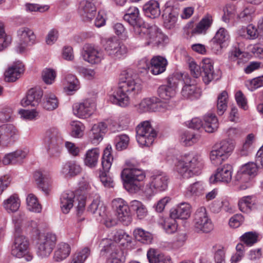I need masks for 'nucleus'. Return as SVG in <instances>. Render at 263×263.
Masks as SVG:
<instances>
[{
  "label": "nucleus",
  "instance_id": "obj_2",
  "mask_svg": "<svg viewBox=\"0 0 263 263\" xmlns=\"http://www.w3.org/2000/svg\"><path fill=\"white\" fill-rule=\"evenodd\" d=\"M126 164L128 167L124 168L121 174L124 187L132 193H136L141 190V182L144 179L145 175L142 170L135 168L131 162H126Z\"/></svg>",
  "mask_w": 263,
  "mask_h": 263
},
{
  "label": "nucleus",
  "instance_id": "obj_30",
  "mask_svg": "<svg viewBox=\"0 0 263 263\" xmlns=\"http://www.w3.org/2000/svg\"><path fill=\"white\" fill-rule=\"evenodd\" d=\"M184 85L181 90V95L186 99H192L196 94L197 89V82L195 79H192L189 76L185 79Z\"/></svg>",
  "mask_w": 263,
  "mask_h": 263
},
{
  "label": "nucleus",
  "instance_id": "obj_19",
  "mask_svg": "<svg viewBox=\"0 0 263 263\" xmlns=\"http://www.w3.org/2000/svg\"><path fill=\"white\" fill-rule=\"evenodd\" d=\"M17 135V130L11 124L0 126V145L7 146L13 142L14 139Z\"/></svg>",
  "mask_w": 263,
  "mask_h": 263
},
{
  "label": "nucleus",
  "instance_id": "obj_4",
  "mask_svg": "<svg viewBox=\"0 0 263 263\" xmlns=\"http://www.w3.org/2000/svg\"><path fill=\"white\" fill-rule=\"evenodd\" d=\"M139 33H135L137 36L144 39L146 45L163 46L168 38L164 35L156 25L146 27L145 24L139 28Z\"/></svg>",
  "mask_w": 263,
  "mask_h": 263
},
{
  "label": "nucleus",
  "instance_id": "obj_7",
  "mask_svg": "<svg viewBox=\"0 0 263 263\" xmlns=\"http://www.w3.org/2000/svg\"><path fill=\"white\" fill-rule=\"evenodd\" d=\"M136 138L141 146L149 147L152 145L157 136L156 131L148 121L139 124L136 128Z\"/></svg>",
  "mask_w": 263,
  "mask_h": 263
},
{
  "label": "nucleus",
  "instance_id": "obj_42",
  "mask_svg": "<svg viewBox=\"0 0 263 263\" xmlns=\"http://www.w3.org/2000/svg\"><path fill=\"white\" fill-rule=\"evenodd\" d=\"M100 151L95 148L88 150L84 159V163L89 167H94L96 166L99 157Z\"/></svg>",
  "mask_w": 263,
  "mask_h": 263
},
{
  "label": "nucleus",
  "instance_id": "obj_6",
  "mask_svg": "<svg viewBox=\"0 0 263 263\" xmlns=\"http://www.w3.org/2000/svg\"><path fill=\"white\" fill-rule=\"evenodd\" d=\"M174 106L172 101L168 102L161 101L156 97L143 99L137 106V110L140 113L147 111H163L164 109H171Z\"/></svg>",
  "mask_w": 263,
  "mask_h": 263
},
{
  "label": "nucleus",
  "instance_id": "obj_61",
  "mask_svg": "<svg viewBox=\"0 0 263 263\" xmlns=\"http://www.w3.org/2000/svg\"><path fill=\"white\" fill-rule=\"evenodd\" d=\"M185 34L187 39L191 38L197 34V21L192 20L186 26Z\"/></svg>",
  "mask_w": 263,
  "mask_h": 263
},
{
  "label": "nucleus",
  "instance_id": "obj_38",
  "mask_svg": "<svg viewBox=\"0 0 263 263\" xmlns=\"http://www.w3.org/2000/svg\"><path fill=\"white\" fill-rule=\"evenodd\" d=\"M26 155L25 152L16 151L6 155L3 159V163L5 165H8L21 162L26 157Z\"/></svg>",
  "mask_w": 263,
  "mask_h": 263
},
{
  "label": "nucleus",
  "instance_id": "obj_57",
  "mask_svg": "<svg viewBox=\"0 0 263 263\" xmlns=\"http://www.w3.org/2000/svg\"><path fill=\"white\" fill-rule=\"evenodd\" d=\"M229 39V35L228 31L224 28H220L216 32L214 39L213 42L220 45L222 47L221 44Z\"/></svg>",
  "mask_w": 263,
  "mask_h": 263
},
{
  "label": "nucleus",
  "instance_id": "obj_24",
  "mask_svg": "<svg viewBox=\"0 0 263 263\" xmlns=\"http://www.w3.org/2000/svg\"><path fill=\"white\" fill-rule=\"evenodd\" d=\"M43 95V91L40 88H31L28 90L26 97L21 100V103L24 107L29 105L35 106L39 104Z\"/></svg>",
  "mask_w": 263,
  "mask_h": 263
},
{
  "label": "nucleus",
  "instance_id": "obj_52",
  "mask_svg": "<svg viewBox=\"0 0 263 263\" xmlns=\"http://www.w3.org/2000/svg\"><path fill=\"white\" fill-rule=\"evenodd\" d=\"M162 226L165 231L168 234H172L176 231L178 227V224L176 219L171 217L165 218L162 223Z\"/></svg>",
  "mask_w": 263,
  "mask_h": 263
},
{
  "label": "nucleus",
  "instance_id": "obj_50",
  "mask_svg": "<svg viewBox=\"0 0 263 263\" xmlns=\"http://www.w3.org/2000/svg\"><path fill=\"white\" fill-rule=\"evenodd\" d=\"M134 235L137 240L143 243H149L152 242V234L142 229H135L134 231Z\"/></svg>",
  "mask_w": 263,
  "mask_h": 263
},
{
  "label": "nucleus",
  "instance_id": "obj_48",
  "mask_svg": "<svg viewBox=\"0 0 263 263\" xmlns=\"http://www.w3.org/2000/svg\"><path fill=\"white\" fill-rule=\"evenodd\" d=\"M240 211L243 213L250 212L254 206V203L252 200V197L250 196L241 198L238 203Z\"/></svg>",
  "mask_w": 263,
  "mask_h": 263
},
{
  "label": "nucleus",
  "instance_id": "obj_13",
  "mask_svg": "<svg viewBox=\"0 0 263 263\" xmlns=\"http://www.w3.org/2000/svg\"><path fill=\"white\" fill-rule=\"evenodd\" d=\"M112 205L116 211L119 220L124 225L129 224L132 221V216L127 203L123 199L118 198L112 200Z\"/></svg>",
  "mask_w": 263,
  "mask_h": 263
},
{
  "label": "nucleus",
  "instance_id": "obj_33",
  "mask_svg": "<svg viewBox=\"0 0 263 263\" xmlns=\"http://www.w3.org/2000/svg\"><path fill=\"white\" fill-rule=\"evenodd\" d=\"M171 217L174 218L186 219L190 216V205L187 203H181L176 208L170 210Z\"/></svg>",
  "mask_w": 263,
  "mask_h": 263
},
{
  "label": "nucleus",
  "instance_id": "obj_8",
  "mask_svg": "<svg viewBox=\"0 0 263 263\" xmlns=\"http://www.w3.org/2000/svg\"><path fill=\"white\" fill-rule=\"evenodd\" d=\"M197 165V156L187 154L177 162L176 170L184 178H189L196 175Z\"/></svg>",
  "mask_w": 263,
  "mask_h": 263
},
{
  "label": "nucleus",
  "instance_id": "obj_36",
  "mask_svg": "<svg viewBox=\"0 0 263 263\" xmlns=\"http://www.w3.org/2000/svg\"><path fill=\"white\" fill-rule=\"evenodd\" d=\"M74 194L73 192H67L62 194L60 198V205L62 211L67 214L73 205Z\"/></svg>",
  "mask_w": 263,
  "mask_h": 263
},
{
  "label": "nucleus",
  "instance_id": "obj_59",
  "mask_svg": "<svg viewBox=\"0 0 263 263\" xmlns=\"http://www.w3.org/2000/svg\"><path fill=\"white\" fill-rule=\"evenodd\" d=\"M90 252L88 248H84L74 255L70 263H83L90 255Z\"/></svg>",
  "mask_w": 263,
  "mask_h": 263
},
{
  "label": "nucleus",
  "instance_id": "obj_58",
  "mask_svg": "<svg viewBox=\"0 0 263 263\" xmlns=\"http://www.w3.org/2000/svg\"><path fill=\"white\" fill-rule=\"evenodd\" d=\"M185 61L187 64L188 69L190 72L191 76L193 77L192 79H195L197 80V64L195 60L187 54L185 55Z\"/></svg>",
  "mask_w": 263,
  "mask_h": 263
},
{
  "label": "nucleus",
  "instance_id": "obj_55",
  "mask_svg": "<svg viewBox=\"0 0 263 263\" xmlns=\"http://www.w3.org/2000/svg\"><path fill=\"white\" fill-rule=\"evenodd\" d=\"M215 263H226L225 252L223 247L215 245L213 247Z\"/></svg>",
  "mask_w": 263,
  "mask_h": 263
},
{
  "label": "nucleus",
  "instance_id": "obj_16",
  "mask_svg": "<svg viewBox=\"0 0 263 263\" xmlns=\"http://www.w3.org/2000/svg\"><path fill=\"white\" fill-rule=\"evenodd\" d=\"M95 102L92 99H86L82 102L77 103L73 105V114L81 118L90 117L95 109Z\"/></svg>",
  "mask_w": 263,
  "mask_h": 263
},
{
  "label": "nucleus",
  "instance_id": "obj_20",
  "mask_svg": "<svg viewBox=\"0 0 263 263\" xmlns=\"http://www.w3.org/2000/svg\"><path fill=\"white\" fill-rule=\"evenodd\" d=\"M81 55L84 60L91 64H98L102 60L101 52L91 44L84 46Z\"/></svg>",
  "mask_w": 263,
  "mask_h": 263
},
{
  "label": "nucleus",
  "instance_id": "obj_45",
  "mask_svg": "<svg viewBox=\"0 0 263 263\" xmlns=\"http://www.w3.org/2000/svg\"><path fill=\"white\" fill-rule=\"evenodd\" d=\"M159 98L165 101H168L176 94V91L168 84L160 86L157 90Z\"/></svg>",
  "mask_w": 263,
  "mask_h": 263
},
{
  "label": "nucleus",
  "instance_id": "obj_60",
  "mask_svg": "<svg viewBox=\"0 0 263 263\" xmlns=\"http://www.w3.org/2000/svg\"><path fill=\"white\" fill-rule=\"evenodd\" d=\"M129 140V138L126 135L117 136L115 139L116 148L118 151H122L126 148L128 145Z\"/></svg>",
  "mask_w": 263,
  "mask_h": 263
},
{
  "label": "nucleus",
  "instance_id": "obj_18",
  "mask_svg": "<svg viewBox=\"0 0 263 263\" xmlns=\"http://www.w3.org/2000/svg\"><path fill=\"white\" fill-rule=\"evenodd\" d=\"M124 20L133 27L134 33H139V28L144 24L140 16L139 10L136 7H130L124 15Z\"/></svg>",
  "mask_w": 263,
  "mask_h": 263
},
{
  "label": "nucleus",
  "instance_id": "obj_1",
  "mask_svg": "<svg viewBox=\"0 0 263 263\" xmlns=\"http://www.w3.org/2000/svg\"><path fill=\"white\" fill-rule=\"evenodd\" d=\"M141 89V82L137 76L127 72L125 80L119 83L117 90L110 97V100L121 107H126L129 104V95L138 93Z\"/></svg>",
  "mask_w": 263,
  "mask_h": 263
},
{
  "label": "nucleus",
  "instance_id": "obj_3",
  "mask_svg": "<svg viewBox=\"0 0 263 263\" xmlns=\"http://www.w3.org/2000/svg\"><path fill=\"white\" fill-rule=\"evenodd\" d=\"M43 143L50 156H58L63 144V139L59 130L54 127L46 130L44 134Z\"/></svg>",
  "mask_w": 263,
  "mask_h": 263
},
{
  "label": "nucleus",
  "instance_id": "obj_56",
  "mask_svg": "<svg viewBox=\"0 0 263 263\" xmlns=\"http://www.w3.org/2000/svg\"><path fill=\"white\" fill-rule=\"evenodd\" d=\"M28 209L36 213H39L41 211V206L38 203L36 198L32 194L28 195L27 199Z\"/></svg>",
  "mask_w": 263,
  "mask_h": 263
},
{
  "label": "nucleus",
  "instance_id": "obj_49",
  "mask_svg": "<svg viewBox=\"0 0 263 263\" xmlns=\"http://www.w3.org/2000/svg\"><path fill=\"white\" fill-rule=\"evenodd\" d=\"M130 208L136 212L139 219L144 218L147 215V210L145 205L140 201L133 200L130 202Z\"/></svg>",
  "mask_w": 263,
  "mask_h": 263
},
{
  "label": "nucleus",
  "instance_id": "obj_31",
  "mask_svg": "<svg viewBox=\"0 0 263 263\" xmlns=\"http://www.w3.org/2000/svg\"><path fill=\"white\" fill-rule=\"evenodd\" d=\"M88 210L95 215L97 220H102L107 212L106 206L98 197L92 201Z\"/></svg>",
  "mask_w": 263,
  "mask_h": 263
},
{
  "label": "nucleus",
  "instance_id": "obj_43",
  "mask_svg": "<svg viewBox=\"0 0 263 263\" xmlns=\"http://www.w3.org/2000/svg\"><path fill=\"white\" fill-rule=\"evenodd\" d=\"M187 77H189V74L187 73L175 72L168 78L167 84L176 91V89L178 86L179 83H184L185 79Z\"/></svg>",
  "mask_w": 263,
  "mask_h": 263
},
{
  "label": "nucleus",
  "instance_id": "obj_14",
  "mask_svg": "<svg viewBox=\"0 0 263 263\" xmlns=\"http://www.w3.org/2000/svg\"><path fill=\"white\" fill-rule=\"evenodd\" d=\"M57 242L56 235L52 233H47L39 243L36 253L38 256L47 257L52 252Z\"/></svg>",
  "mask_w": 263,
  "mask_h": 263
},
{
  "label": "nucleus",
  "instance_id": "obj_51",
  "mask_svg": "<svg viewBox=\"0 0 263 263\" xmlns=\"http://www.w3.org/2000/svg\"><path fill=\"white\" fill-rule=\"evenodd\" d=\"M114 240H110V243L116 242L120 247V245L124 246L130 242V237L125 232L121 230L117 231L114 235Z\"/></svg>",
  "mask_w": 263,
  "mask_h": 263
},
{
  "label": "nucleus",
  "instance_id": "obj_46",
  "mask_svg": "<svg viewBox=\"0 0 263 263\" xmlns=\"http://www.w3.org/2000/svg\"><path fill=\"white\" fill-rule=\"evenodd\" d=\"M228 93L226 91H223L217 97V114L220 116L222 115L227 110L228 106Z\"/></svg>",
  "mask_w": 263,
  "mask_h": 263
},
{
  "label": "nucleus",
  "instance_id": "obj_44",
  "mask_svg": "<svg viewBox=\"0 0 263 263\" xmlns=\"http://www.w3.org/2000/svg\"><path fill=\"white\" fill-rule=\"evenodd\" d=\"M248 53L241 52L238 48H235L231 50L229 54V60L230 61H237V64L240 65L247 62Z\"/></svg>",
  "mask_w": 263,
  "mask_h": 263
},
{
  "label": "nucleus",
  "instance_id": "obj_26",
  "mask_svg": "<svg viewBox=\"0 0 263 263\" xmlns=\"http://www.w3.org/2000/svg\"><path fill=\"white\" fill-rule=\"evenodd\" d=\"M200 74L205 84H208L213 79L214 67L211 59L204 58L202 60L200 66Z\"/></svg>",
  "mask_w": 263,
  "mask_h": 263
},
{
  "label": "nucleus",
  "instance_id": "obj_11",
  "mask_svg": "<svg viewBox=\"0 0 263 263\" xmlns=\"http://www.w3.org/2000/svg\"><path fill=\"white\" fill-rule=\"evenodd\" d=\"M168 184V178L164 173L154 175L152 177L151 182L147 184L144 189V193L148 197L154 193L165 191Z\"/></svg>",
  "mask_w": 263,
  "mask_h": 263
},
{
  "label": "nucleus",
  "instance_id": "obj_17",
  "mask_svg": "<svg viewBox=\"0 0 263 263\" xmlns=\"http://www.w3.org/2000/svg\"><path fill=\"white\" fill-rule=\"evenodd\" d=\"M18 37L17 51L23 53L28 45L33 44L35 41V35L33 31L29 28L22 27L17 30Z\"/></svg>",
  "mask_w": 263,
  "mask_h": 263
},
{
  "label": "nucleus",
  "instance_id": "obj_25",
  "mask_svg": "<svg viewBox=\"0 0 263 263\" xmlns=\"http://www.w3.org/2000/svg\"><path fill=\"white\" fill-rule=\"evenodd\" d=\"M214 229L213 224L209 218L206 209L202 206L198 211V230L203 233H208Z\"/></svg>",
  "mask_w": 263,
  "mask_h": 263
},
{
  "label": "nucleus",
  "instance_id": "obj_39",
  "mask_svg": "<svg viewBox=\"0 0 263 263\" xmlns=\"http://www.w3.org/2000/svg\"><path fill=\"white\" fill-rule=\"evenodd\" d=\"M70 252V247L67 243H59L54 253L53 258L56 261H61L67 258Z\"/></svg>",
  "mask_w": 263,
  "mask_h": 263
},
{
  "label": "nucleus",
  "instance_id": "obj_10",
  "mask_svg": "<svg viewBox=\"0 0 263 263\" xmlns=\"http://www.w3.org/2000/svg\"><path fill=\"white\" fill-rule=\"evenodd\" d=\"M111 147L108 145L104 151L102 158V166L103 171H100L99 177L103 184L106 187H112L114 181L111 177L108 175L109 169L111 167L113 157L111 155Z\"/></svg>",
  "mask_w": 263,
  "mask_h": 263
},
{
  "label": "nucleus",
  "instance_id": "obj_32",
  "mask_svg": "<svg viewBox=\"0 0 263 263\" xmlns=\"http://www.w3.org/2000/svg\"><path fill=\"white\" fill-rule=\"evenodd\" d=\"M164 17V25L168 29L175 27L179 15V10L177 8H167L163 15Z\"/></svg>",
  "mask_w": 263,
  "mask_h": 263
},
{
  "label": "nucleus",
  "instance_id": "obj_40",
  "mask_svg": "<svg viewBox=\"0 0 263 263\" xmlns=\"http://www.w3.org/2000/svg\"><path fill=\"white\" fill-rule=\"evenodd\" d=\"M81 168L76 161H68L63 166L62 172L63 174L69 176H74L79 174Z\"/></svg>",
  "mask_w": 263,
  "mask_h": 263
},
{
  "label": "nucleus",
  "instance_id": "obj_35",
  "mask_svg": "<svg viewBox=\"0 0 263 263\" xmlns=\"http://www.w3.org/2000/svg\"><path fill=\"white\" fill-rule=\"evenodd\" d=\"M145 15L150 18L158 17L161 13L159 3L155 0H150L143 7Z\"/></svg>",
  "mask_w": 263,
  "mask_h": 263
},
{
  "label": "nucleus",
  "instance_id": "obj_27",
  "mask_svg": "<svg viewBox=\"0 0 263 263\" xmlns=\"http://www.w3.org/2000/svg\"><path fill=\"white\" fill-rule=\"evenodd\" d=\"M24 71V66L17 62L10 66L4 73L5 80L8 82H13L18 79Z\"/></svg>",
  "mask_w": 263,
  "mask_h": 263
},
{
  "label": "nucleus",
  "instance_id": "obj_29",
  "mask_svg": "<svg viewBox=\"0 0 263 263\" xmlns=\"http://www.w3.org/2000/svg\"><path fill=\"white\" fill-rule=\"evenodd\" d=\"M107 124L100 122L94 124L89 132V137L93 143H98L103 139V135L107 130Z\"/></svg>",
  "mask_w": 263,
  "mask_h": 263
},
{
  "label": "nucleus",
  "instance_id": "obj_64",
  "mask_svg": "<svg viewBox=\"0 0 263 263\" xmlns=\"http://www.w3.org/2000/svg\"><path fill=\"white\" fill-rule=\"evenodd\" d=\"M56 77L55 71L50 68H46L42 72V78L44 82L47 84H51L54 81Z\"/></svg>",
  "mask_w": 263,
  "mask_h": 263
},
{
  "label": "nucleus",
  "instance_id": "obj_22",
  "mask_svg": "<svg viewBox=\"0 0 263 263\" xmlns=\"http://www.w3.org/2000/svg\"><path fill=\"white\" fill-rule=\"evenodd\" d=\"M105 251L110 253L107 263H122L124 260L123 252L116 242L109 243L104 247Z\"/></svg>",
  "mask_w": 263,
  "mask_h": 263
},
{
  "label": "nucleus",
  "instance_id": "obj_54",
  "mask_svg": "<svg viewBox=\"0 0 263 263\" xmlns=\"http://www.w3.org/2000/svg\"><path fill=\"white\" fill-rule=\"evenodd\" d=\"M213 22L212 16L209 14L204 16L198 22V34H205Z\"/></svg>",
  "mask_w": 263,
  "mask_h": 263
},
{
  "label": "nucleus",
  "instance_id": "obj_47",
  "mask_svg": "<svg viewBox=\"0 0 263 263\" xmlns=\"http://www.w3.org/2000/svg\"><path fill=\"white\" fill-rule=\"evenodd\" d=\"M59 101L57 97L49 93L45 95L43 107L47 110H53L58 107Z\"/></svg>",
  "mask_w": 263,
  "mask_h": 263
},
{
  "label": "nucleus",
  "instance_id": "obj_53",
  "mask_svg": "<svg viewBox=\"0 0 263 263\" xmlns=\"http://www.w3.org/2000/svg\"><path fill=\"white\" fill-rule=\"evenodd\" d=\"M180 141L184 146H191L196 142V134L189 131H184L180 135Z\"/></svg>",
  "mask_w": 263,
  "mask_h": 263
},
{
  "label": "nucleus",
  "instance_id": "obj_15",
  "mask_svg": "<svg viewBox=\"0 0 263 263\" xmlns=\"http://www.w3.org/2000/svg\"><path fill=\"white\" fill-rule=\"evenodd\" d=\"M167 62L166 59L161 56L154 57L151 61V66H148L147 61L145 59L141 60L139 63V68L150 69L151 72L157 75L163 72L166 69Z\"/></svg>",
  "mask_w": 263,
  "mask_h": 263
},
{
  "label": "nucleus",
  "instance_id": "obj_62",
  "mask_svg": "<svg viewBox=\"0 0 263 263\" xmlns=\"http://www.w3.org/2000/svg\"><path fill=\"white\" fill-rule=\"evenodd\" d=\"M67 83V89L69 91H75L79 88V81L72 74H68L65 78Z\"/></svg>",
  "mask_w": 263,
  "mask_h": 263
},
{
  "label": "nucleus",
  "instance_id": "obj_5",
  "mask_svg": "<svg viewBox=\"0 0 263 263\" xmlns=\"http://www.w3.org/2000/svg\"><path fill=\"white\" fill-rule=\"evenodd\" d=\"M234 148L232 140H224L216 143L210 152V160L215 165H218L226 160Z\"/></svg>",
  "mask_w": 263,
  "mask_h": 263
},
{
  "label": "nucleus",
  "instance_id": "obj_12",
  "mask_svg": "<svg viewBox=\"0 0 263 263\" xmlns=\"http://www.w3.org/2000/svg\"><path fill=\"white\" fill-rule=\"evenodd\" d=\"M104 47L107 54L116 60L125 57L128 51L126 46L116 38L106 40Z\"/></svg>",
  "mask_w": 263,
  "mask_h": 263
},
{
  "label": "nucleus",
  "instance_id": "obj_41",
  "mask_svg": "<svg viewBox=\"0 0 263 263\" xmlns=\"http://www.w3.org/2000/svg\"><path fill=\"white\" fill-rule=\"evenodd\" d=\"M3 206L8 213L16 212L20 206V201L15 195H12L3 202Z\"/></svg>",
  "mask_w": 263,
  "mask_h": 263
},
{
  "label": "nucleus",
  "instance_id": "obj_23",
  "mask_svg": "<svg viewBox=\"0 0 263 263\" xmlns=\"http://www.w3.org/2000/svg\"><path fill=\"white\" fill-rule=\"evenodd\" d=\"M78 11L83 21L88 22L95 17L96 8L92 3L83 0L79 4Z\"/></svg>",
  "mask_w": 263,
  "mask_h": 263
},
{
  "label": "nucleus",
  "instance_id": "obj_9",
  "mask_svg": "<svg viewBox=\"0 0 263 263\" xmlns=\"http://www.w3.org/2000/svg\"><path fill=\"white\" fill-rule=\"evenodd\" d=\"M29 241L25 236L15 234L14 241L11 249V254L17 258L25 257L27 261H30L32 256L28 253Z\"/></svg>",
  "mask_w": 263,
  "mask_h": 263
},
{
  "label": "nucleus",
  "instance_id": "obj_28",
  "mask_svg": "<svg viewBox=\"0 0 263 263\" xmlns=\"http://www.w3.org/2000/svg\"><path fill=\"white\" fill-rule=\"evenodd\" d=\"M34 177L39 188L41 189L46 195H48L51 190L49 175L38 171L35 172Z\"/></svg>",
  "mask_w": 263,
  "mask_h": 263
},
{
  "label": "nucleus",
  "instance_id": "obj_37",
  "mask_svg": "<svg viewBox=\"0 0 263 263\" xmlns=\"http://www.w3.org/2000/svg\"><path fill=\"white\" fill-rule=\"evenodd\" d=\"M147 257L149 263H171L170 257L165 256L154 249H150L147 251Z\"/></svg>",
  "mask_w": 263,
  "mask_h": 263
},
{
  "label": "nucleus",
  "instance_id": "obj_63",
  "mask_svg": "<svg viewBox=\"0 0 263 263\" xmlns=\"http://www.w3.org/2000/svg\"><path fill=\"white\" fill-rule=\"evenodd\" d=\"M240 240L246 245L252 246L257 241V235L251 232H247L241 236Z\"/></svg>",
  "mask_w": 263,
  "mask_h": 263
},
{
  "label": "nucleus",
  "instance_id": "obj_21",
  "mask_svg": "<svg viewBox=\"0 0 263 263\" xmlns=\"http://www.w3.org/2000/svg\"><path fill=\"white\" fill-rule=\"evenodd\" d=\"M233 167L229 164H226L218 167L214 176L211 177V182H222L229 183L232 179Z\"/></svg>",
  "mask_w": 263,
  "mask_h": 263
},
{
  "label": "nucleus",
  "instance_id": "obj_34",
  "mask_svg": "<svg viewBox=\"0 0 263 263\" xmlns=\"http://www.w3.org/2000/svg\"><path fill=\"white\" fill-rule=\"evenodd\" d=\"M218 121L216 116L213 114H208L204 116L201 128L205 132L212 133L217 130L218 127Z\"/></svg>",
  "mask_w": 263,
  "mask_h": 263
}]
</instances>
